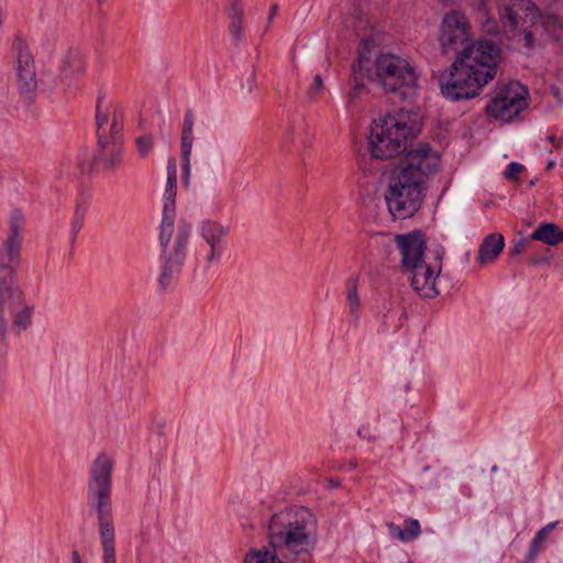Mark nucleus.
<instances>
[{"label":"nucleus","mask_w":563,"mask_h":563,"mask_svg":"<svg viewBox=\"0 0 563 563\" xmlns=\"http://www.w3.org/2000/svg\"><path fill=\"white\" fill-rule=\"evenodd\" d=\"M439 42L444 55L454 56L448 76L440 77L443 97L455 102L479 96L497 75L500 47L492 40L474 41L467 18L456 10L443 16Z\"/></svg>","instance_id":"obj_1"},{"label":"nucleus","mask_w":563,"mask_h":563,"mask_svg":"<svg viewBox=\"0 0 563 563\" xmlns=\"http://www.w3.org/2000/svg\"><path fill=\"white\" fill-rule=\"evenodd\" d=\"M380 41V34L373 30L362 35L349 80L350 100L365 92L367 82H377L385 92L397 93L400 99L417 86L416 69L407 59L391 53L375 55Z\"/></svg>","instance_id":"obj_2"},{"label":"nucleus","mask_w":563,"mask_h":563,"mask_svg":"<svg viewBox=\"0 0 563 563\" xmlns=\"http://www.w3.org/2000/svg\"><path fill=\"white\" fill-rule=\"evenodd\" d=\"M267 540V545L251 549L244 563H286L279 556L297 560L310 554L318 541L317 518L306 507L285 508L271 517Z\"/></svg>","instance_id":"obj_3"},{"label":"nucleus","mask_w":563,"mask_h":563,"mask_svg":"<svg viewBox=\"0 0 563 563\" xmlns=\"http://www.w3.org/2000/svg\"><path fill=\"white\" fill-rule=\"evenodd\" d=\"M420 133L418 113L400 109L372 120L367 134V150L373 158L386 161L406 151L407 142Z\"/></svg>","instance_id":"obj_4"},{"label":"nucleus","mask_w":563,"mask_h":563,"mask_svg":"<svg viewBox=\"0 0 563 563\" xmlns=\"http://www.w3.org/2000/svg\"><path fill=\"white\" fill-rule=\"evenodd\" d=\"M106 95L99 91L96 102L98 153L95 158L96 173H114L122 162L123 115L114 110L110 121V107L104 106Z\"/></svg>","instance_id":"obj_5"},{"label":"nucleus","mask_w":563,"mask_h":563,"mask_svg":"<svg viewBox=\"0 0 563 563\" xmlns=\"http://www.w3.org/2000/svg\"><path fill=\"white\" fill-rule=\"evenodd\" d=\"M396 244L401 254L402 267L411 273V286L420 296L434 298L439 295L437 288L438 273L423 261L426 241L423 234L413 231L395 236Z\"/></svg>","instance_id":"obj_6"},{"label":"nucleus","mask_w":563,"mask_h":563,"mask_svg":"<svg viewBox=\"0 0 563 563\" xmlns=\"http://www.w3.org/2000/svg\"><path fill=\"white\" fill-rule=\"evenodd\" d=\"M191 235V225L180 220L175 223H161L159 225V264L161 274L158 283L161 288L172 286L181 272L186 256L187 245Z\"/></svg>","instance_id":"obj_7"},{"label":"nucleus","mask_w":563,"mask_h":563,"mask_svg":"<svg viewBox=\"0 0 563 563\" xmlns=\"http://www.w3.org/2000/svg\"><path fill=\"white\" fill-rule=\"evenodd\" d=\"M15 265L0 264V319L12 318V330L20 334L32 320L33 306L26 302L16 280Z\"/></svg>","instance_id":"obj_8"},{"label":"nucleus","mask_w":563,"mask_h":563,"mask_svg":"<svg viewBox=\"0 0 563 563\" xmlns=\"http://www.w3.org/2000/svg\"><path fill=\"white\" fill-rule=\"evenodd\" d=\"M499 20L505 33L511 40L519 37L526 48L534 46L531 26L539 19V9L531 0H500L498 4Z\"/></svg>","instance_id":"obj_9"},{"label":"nucleus","mask_w":563,"mask_h":563,"mask_svg":"<svg viewBox=\"0 0 563 563\" xmlns=\"http://www.w3.org/2000/svg\"><path fill=\"white\" fill-rule=\"evenodd\" d=\"M424 191L422 178H389L385 192L388 211L394 218H411L420 209Z\"/></svg>","instance_id":"obj_10"},{"label":"nucleus","mask_w":563,"mask_h":563,"mask_svg":"<svg viewBox=\"0 0 563 563\" xmlns=\"http://www.w3.org/2000/svg\"><path fill=\"white\" fill-rule=\"evenodd\" d=\"M527 88L518 81L498 82L485 112L496 120L509 122L527 107Z\"/></svg>","instance_id":"obj_11"},{"label":"nucleus","mask_w":563,"mask_h":563,"mask_svg":"<svg viewBox=\"0 0 563 563\" xmlns=\"http://www.w3.org/2000/svg\"><path fill=\"white\" fill-rule=\"evenodd\" d=\"M12 51L15 54L16 86L20 98L31 106L36 98L37 80L34 57L26 41L16 34L13 38Z\"/></svg>","instance_id":"obj_12"},{"label":"nucleus","mask_w":563,"mask_h":563,"mask_svg":"<svg viewBox=\"0 0 563 563\" xmlns=\"http://www.w3.org/2000/svg\"><path fill=\"white\" fill-rule=\"evenodd\" d=\"M113 466V459L104 452L99 453L93 460L87 492L89 507L112 505L110 493Z\"/></svg>","instance_id":"obj_13"},{"label":"nucleus","mask_w":563,"mask_h":563,"mask_svg":"<svg viewBox=\"0 0 563 563\" xmlns=\"http://www.w3.org/2000/svg\"><path fill=\"white\" fill-rule=\"evenodd\" d=\"M440 155L428 143H419L401 158V170L390 176H431L438 172Z\"/></svg>","instance_id":"obj_14"},{"label":"nucleus","mask_w":563,"mask_h":563,"mask_svg":"<svg viewBox=\"0 0 563 563\" xmlns=\"http://www.w3.org/2000/svg\"><path fill=\"white\" fill-rule=\"evenodd\" d=\"M198 233L208 246L206 263L208 265L220 263L227 251L230 228L218 220L205 219L199 223Z\"/></svg>","instance_id":"obj_15"},{"label":"nucleus","mask_w":563,"mask_h":563,"mask_svg":"<svg viewBox=\"0 0 563 563\" xmlns=\"http://www.w3.org/2000/svg\"><path fill=\"white\" fill-rule=\"evenodd\" d=\"M25 219L21 210L11 211L8 236L0 243V264L19 266Z\"/></svg>","instance_id":"obj_16"},{"label":"nucleus","mask_w":563,"mask_h":563,"mask_svg":"<svg viewBox=\"0 0 563 563\" xmlns=\"http://www.w3.org/2000/svg\"><path fill=\"white\" fill-rule=\"evenodd\" d=\"M97 512L103 563H117L112 505L90 507Z\"/></svg>","instance_id":"obj_17"},{"label":"nucleus","mask_w":563,"mask_h":563,"mask_svg":"<svg viewBox=\"0 0 563 563\" xmlns=\"http://www.w3.org/2000/svg\"><path fill=\"white\" fill-rule=\"evenodd\" d=\"M194 121L195 115L191 109L185 112L183 131H181V163L180 170L181 176H189L190 174V154L194 142Z\"/></svg>","instance_id":"obj_18"},{"label":"nucleus","mask_w":563,"mask_h":563,"mask_svg":"<svg viewBox=\"0 0 563 563\" xmlns=\"http://www.w3.org/2000/svg\"><path fill=\"white\" fill-rule=\"evenodd\" d=\"M505 247V239L500 233H490L486 235L478 247L476 257L481 266H486L496 262Z\"/></svg>","instance_id":"obj_19"},{"label":"nucleus","mask_w":563,"mask_h":563,"mask_svg":"<svg viewBox=\"0 0 563 563\" xmlns=\"http://www.w3.org/2000/svg\"><path fill=\"white\" fill-rule=\"evenodd\" d=\"M224 10L229 19V33L233 41L239 43L243 37L244 8L242 1L229 0Z\"/></svg>","instance_id":"obj_20"},{"label":"nucleus","mask_w":563,"mask_h":563,"mask_svg":"<svg viewBox=\"0 0 563 563\" xmlns=\"http://www.w3.org/2000/svg\"><path fill=\"white\" fill-rule=\"evenodd\" d=\"M177 178H167L163 196V214L161 223H175Z\"/></svg>","instance_id":"obj_21"},{"label":"nucleus","mask_w":563,"mask_h":563,"mask_svg":"<svg viewBox=\"0 0 563 563\" xmlns=\"http://www.w3.org/2000/svg\"><path fill=\"white\" fill-rule=\"evenodd\" d=\"M561 238V228L551 222H541L531 233L533 242L539 241L548 246L560 244Z\"/></svg>","instance_id":"obj_22"},{"label":"nucleus","mask_w":563,"mask_h":563,"mask_svg":"<svg viewBox=\"0 0 563 563\" xmlns=\"http://www.w3.org/2000/svg\"><path fill=\"white\" fill-rule=\"evenodd\" d=\"M84 69L85 62L81 52L77 48L68 49L62 62L60 74L64 77H70L80 74Z\"/></svg>","instance_id":"obj_23"},{"label":"nucleus","mask_w":563,"mask_h":563,"mask_svg":"<svg viewBox=\"0 0 563 563\" xmlns=\"http://www.w3.org/2000/svg\"><path fill=\"white\" fill-rule=\"evenodd\" d=\"M556 523L558 522H550L537 532V534L534 536V538L532 539V541L530 543V548H529L528 554L526 556L525 563H532L536 560L538 554L543 549V543H544L545 539L552 532V530L555 528Z\"/></svg>","instance_id":"obj_24"},{"label":"nucleus","mask_w":563,"mask_h":563,"mask_svg":"<svg viewBox=\"0 0 563 563\" xmlns=\"http://www.w3.org/2000/svg\"><path fill=\"white\" fill-rule=\"evenodd\" d=\"M346 301L351 313L357 318L361 308V301L357 294L356 282L353 279L347 282Z\"/></svg>","instance_id":"obj_25"},{"label":"nucleus","mask_w":563,"mask_h":563,"mask_svg":"<svg viewBox=\"0 0 563 563\" xmlns=\"http://www.w3.org/2000/svg\"><path fill=\"white\" fill-rule=\"evenodd\" d=\"M406 527L399 531V540L402 542L413 541L421 533L420 523L417 519L406 520Z\"/></svg>","instance_id":"obj_26"},{"label":"nucleus","mask_w":563,"mask_h":563,"mask_svg":"<svg viewBox=\"0 0 563 563\" xmlns=\"http://www.w3.org/2000/svg\"><path fill=\"white\" fill-rule=\"evenodd\" d=\"M534 247V242L531 239V234L529 236H522L520 239H516L511 241V245L509 247L510 256H518L525 252L531 251Z\"/></svg>","instance_id":"obj_27"},{"label":"nucleus","mask_w":563,"mask_h":563,"mask_svg":"<svg viewBox=\"0 0 563 563\" xmlns=\"http://www.w3.org/2000/svg\"><path fill=\"white\" fill-rule=\"evenodd\" d=\"M86 213L87 206L85 203L77 202L74 211V217L71 220V233L74 238H76L78 232L81 230Z\"/></svg>","instance_id":"obj_28"},{"label":"nucleus","mask_w":563,"mask_h":563,"mask_svg":"<svg viewBox=\"0 0 563 563\" xmlns=\"http://www.w3.org/2000/svg\"><path fill=\"white\" fill-rule=\"evenodd\" d=\"M135 143L137 151L142 156H145L147 153H150L153 147V139L151 135H142L136 139Z\"/></svg>","instance_id":"obj_29"},{"label":"nucleus","mask_w":563,"mask_h":563,"mask_svg":"<svg viewBox=\"0 0 563 563\" xmlns=\"http://www.w3.org/2000/svg\"><path fill=\"white\" fill-rule=\"evenodd\" d=\"M323 90V79L321 75H316L313 77V82L310 85L307 93L312 99L320 95V92Z\"/></svg>","instance_id":"obj_30"},{"label":"nucleus","mask_w":563,"mask_h":563,"mask_svg":"<svg viewBox=\"0 0 563 563\" xmlns=\"http://www.w3.org/2000/svg\"><path fill=\"white\" fill-rule=\"evenodd\" d=\"M8 320L0 319V356L7 351Z\"/></svg>","instance_id":"obj_31"},{"label":"nucleus","mask_w":563,"mask_h":563,"mask_svg":"<svg viewBox=\"0 0 563 563\" xmlns=\"http://www.w3.org/2000/svg\"><path fill=\"white\" fill-rule=\"evenodd\" d=\"M525 172V166L518 162H511L507 168L503 172L501 176L514 177Z\"/></svg>","instance_id":"obj_32"},{"label":"nucleus","mask_w":563,"mask_h":563,"mask_svg":"<svg viewBox=\"0 0 563 563\" xmlns=\"http://www.w3.org/2000/svg\"><path fill=\"white\" fill-rule=\"evenodd\" d=\"M255 81H256V74H255V70L252 69V71L250 73V75L246 78V82L243 84L242 87L244 88L246 86L247 92H252Z\"/></svg>","instance_id":"obj_33"},{"label":"nucleus","mask_w":563,"mask_h":563,"mask_svg":"<svg viewBox=\"0 0 563 563\" xmlns=\"http://www.w3.org/2000/svg\"><path fill=\"white\" fill-rule=\"evenodd\" d=\"M177 161L175 157H169L167 162V176H176Z\"/></svg>","instance_id":"obj_34"},{"label":"nucleus","mask_w":563,"mask_h":563,"mask_svg":"<svg viewBox=\"0 0 563 563\" xmlns=\"http://www.w3.org/2000/svg\"><path fill=\"white\" fill-rule=\"evenodd\" d=\"M434 254H435V260L439 262L438 264V274L441 272V261H442V257L444 255V249L442 246H438L437 250L434 251Z\"/></svg>","instance_id":"obj_35"},{"label":"nucleus","mask_w":563,"mask_h":563,"mask_svg":"<svg viewBox=\"0 0 563 563\" xmlns=\"http://www.w3.org/2000/svg\"><path fill=\"white\" fill-rule=\"evenodd\" d=\"M387 527H388V530H389L390 534H393V536H395V537H397L399 539V531H402V529L399 528L397 525H395L393 522H389L387 525Z\"/></svg>","instance_id":"obj_36"},{"label":"nucleus","mask_w":563,"mask_h":563,"mask_svg":"<svg viewBox=\"0 0 563 563\" xmlns=\"http://www.w3.org/2000/svg\"><path fill=\"white\" fill-rule=\"evenodd\" d=\"M277 11H278V5L277 4H273L271 7V10H269V13H268V16H267V24L269 25L274 19V16L277 14Z\"/></svg>","instance_id":"obj_37"},{"label":"nucleus","mask_w":563,"mask_h":563,"mask_svg":"<svg viewBox=\"0 0 563 563\" xmlns=\"http://www.w3.org/2000/svg\"><path fill=\"white\" fill-rule=\"evenodd\" d=\"M543 261H545V258L533 256V257L530 258L529 263H530V265L536 266V265H538L539 263H541Z\"/></svg>","instance_id":"obj_38"},{"label":"nucleus","mask_w":563,"mask_h":563,"mask_svg":"<svg viewBox=\"0 0 563 563\" xmlns=\"http://www.w3.org/2000/svg\"><path fill=\"white\" fill-rule=\"evenodd\" d=\"M554 165H555V161H554V159H549V161L547 162L545 172H547V173L552 172V169H553Z\"/></svg>","instance_id":"obj_39"},{"label":"nucleus","mask_w":563,"mask_h":563,"mask_svg":"<svg viewBox=\"0 0 563 563\" xmlns=\"http://www.w3.org/2000/svg\"><path fill=\"white\" fill-rule=\"evenodd\" d=\"M73 563H81L80 555L77 551H74L71 554Z\"/></svg>","instance_id":"obj_40"},{"label":"nucleus","mask_w":563,"mask_h":563,"mask_svg":"<svg viewBox=\"0 0 563 563\" xmlns=\"http://www.w3.org/2000/svg\"><path fill=\"white\" fill-rule=\"evenodd\" d=\"M329 483H330V486H331V487H338V486H339V482H335V481H333V479H330V482H329Z\"/></svg>","instance_id":"obj_41"},{"label":"nucleus","mask_w":563,"mask_h":563,"mask_svg":"<svg viewBox=\"0 0 563 563\" xmlns=\"http://www.w3.org/2000/svg\"><path fill=\"white\" fill-rule=\"evenodd\" d=\"M548 141H549L550 143L555 142V136H554V135H549V136H548Z\"/></svg>","instance_id":"obj_42"},{"label":"nucleus","mask_w":563,"mask_h":563,"mask_svg":"<svg viewBox=\"0 0 563 563\" xmlns=\"http://www.w3.org/2000/svg\"><path fill=\"white\" fill-rule=\"evenodd\" d=\"M184 186H185V188H188V186H189V178H184Z\"/></svg>","instance_id":"obj_43"},{"label":"nucleus","mask_w":563,"mask_h":563,"mask_svg":"<svg viewBox=\"0 0 563 563\" xmlns=\"http://www.w3.org/2000/svg\"><path fill=\"white\" fill-rule=\"evenodd\" d=\"M536 185V181L533 179H531L528 184L529 187H533Z\"/></svg>","instance_id":"obj_44"},{"label":"nucleus","mask_w":563,"mask_h":563,"mask_svg":"<svg viewBox=\"0 0 563 563\" xmlns=\"http://www.w3.org/2000/svg\"><path fill=\"white\" fill-rule=\"evenodd\" d=\"M512 179L515 180L516 185H518L520 183V180H521V178H519V177H516V178H512Z\"/></svg>","instance_id":"obj_45"},{"label":"nucleus","mask_w":563,"mask_h":563,"mask_svg":"<svg viewBox=\"0 0 563 563\" xmlns=\"http://www.w3.org/2000/svg\"><path fill=\"white\" fill-rule=\"evenodd\" d=\"M561 234H562L561 242H563V229H561Z\"/></svg>","instance_id":"obj_46"}]
</instances>
